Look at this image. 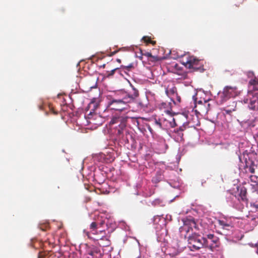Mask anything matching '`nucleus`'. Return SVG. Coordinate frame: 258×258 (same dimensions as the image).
Segmentation results:
<instances>
[{"instance_id":"17","label":"nucleus","mask_w":258,"mask_h":258,"mask_svg":"<svg viewBox=\"0 0 258 258\" xmlns=\"http://www.w3.org/2000/svg\"><path fill=\"white\" fill-rule=\"evenodd\" d=\"M97 223L96 222H93L90 225V232H87L86 234L89 237H91V233L92 234H95V232L97 231Z\"/></svg>"},{"instance_id":"27","label":"nucleus","mask_w":258,"mask_h":258,"mask_svg":"<svg viewBox=\"0 0 258 258\" xmlns=\"http://www.w3.org/2000/svg\"><path fill=\"white\" fill-rule=\"evenodd\" d=\"M205 106L207 109H208V112L210 109V104L209 103V101L205 100Z\"/></svg>"},{"instance_id":"16","label":"nucleus","mask_w":258,"mask_h":258,"mask_svg":"<svg viewBox=\"0 0 258 258\" xmlns=\"http://www.w3.org/2000/svg\"><path fill=\"white\" fill-rule=\"evenodd\" d=\"M218 224L219 226H220L223 229L230 230L232 228V226L230 223H228L227 221L223 220H219L218 221Z\"/></svg>"},{"instance_id":"15","label":"nucleus","mask_w":258,"mask_h":258,"mask_svg":"<svg viewBox=\"0 0 258 258\" xmlns=\"http://www.w3.org/2000/svg\"><path fill=\"white\" fill-rule=\"evenodd\" d=\"M248 107L252 110H258V99L257 97H253L250 100Z\"/></svg>"},{"instance_id":"21","label":"nucleus","mask_w":258,"mask_h":258,"mask_svg":"<svg viewBox=\"0 0 258 258\" xmlns=\"http://www.w3.org/2000/svg\"><path fill=\"white\" fill-rule=\"evenodd\" d=\"M146 46L148 45V44H151L152 45H155L156 44V41H154L151 40V37H149L146 36Z\"/></svg>"},{"instance_id":"45","label":"nucleus","mask_w":258,"mask_h":258,"mask_svg":"<svg viewBox=\"0 0 258 258\" xmlns=\"http://www.w3.org/2000/svg\"><path fill=\"white\" fill-rule=\"evenodd\" d=\"M53 113H54V114H57V113H56V112H55L54 111L53 112Z\"/></svg>"},{"instance_id":"22","label":"nucleus","mask_w":258,"mask_h":258,"mask_svg":"<svg viewBox=\"0 0 258 258\" xmlns=\"http://www.w3.org/2000/svg\"><path fill=\"white\" fill-rule=\"evenodd\" d=\"M232 106L233 107H234L233 108L231 109H225V112H226V113L227 114H230L232 112L235 111V110H236L235 108H236V102H233Z\"/></svg>"},{"instance_id":"37","label":"nucleus","mask_w":258,"mask_h":258,"mask_svg":"<svg viewBox=\"0 0 258 258\" xmlns=\"http://www.w3.org/2000/svg\"><path fill=\"white\" fill-rule=\"evenodd\" d=\"M88 254L91 256H93L94 255V252L92 251H91L88 252Z\"/></svg>"},{"instance_id":"36","label":"nucleus","mask_w":258,"mask_h":258,"mask_svg":"<svg viewBox=\"0 0 258 258\" xmlns=\"http://www.w3.org/2000/svg\"><path fill=\"white\" fill-rule=\"evenodd\" d=\"M117 52H118V51H117V50H115V51H114L112 52L111 53V54H110V56H112V55H113L115 54Z\"/></svg>"},{"instance_id":"32","label":"nucleus","mask_w":258,"mask_h":258,"mask_svg":"<svg viewBox=\"0 0 258 258\" xmlns=\"http://www.w3.org/2000/svg\"><path fill=\"white\" fill-rule=\"evenodd\" d=\"M167 105V104L166 103H162L160 105V108H165L166 106Z\"/></svg>"},{"instance_id":"7","label":"nucleus","mask_w":258,"mask_h":258,"mask_svg":"<svg viewBox=\"0 0 258 258\" xmlns=\"http://www.w3.org/2000/svg\"><path fill=\"white\" fill-rule=\"evenodd\" d=\"M204 239L208 241L209 245L206 246V247L209 248L211 250L218 246L219 238L214 234H209L203 237Z\"/></svg>"},{"instance_id":"26","label":"nucleus","mask_w":258,"mask_h":258,"mask_svg":"<svg viewBox=\"0 0 258 258\" xmlns=\"http://www.w3.org/2000/svg\"><path fill=\"white\" fill-rule=\"evenodd\" d=\"M250 179L252 182H256L257 177V176H254V175H251L250 176Z\"/></svg>"},{"instance_id":"8","label":"nucleus","mask_w":258,"mask_h":258,"mask_svg":"<svg viewBox=\"0 0 258 258\" xmlns=\"http://www.w3.org/2000/svg\"><path fill=\"white\" fill-rule=\"evenodd\" d=\"M146 99L148 102V104H146V108H149L150 111L155 110L156 107V103L154 93L146 90Z\"/></svg>"},{"instance_id":"12","label":"nucleus","mask_w":258,"mask_h":258,"mask_svg":"<svg viewBox=\"0 0 258 258\" xmlns=\"http://www.w3.org/2000/svg\"><path fill=\"white\" fill-rule=\"evenodd\" d=\"M146 121L152 122V125L155 129L162 128L161 123L155 118V116L154 115L150 118L146 117Z\"/></svg>"},{"instance_id":"41","label":"nucleus","mask_w":258,"mask_h":258,"mask_svg":"<svg viewBox=\"0 0 258 258\" xmlns=\"http://www.w3.org/2000/svg\"><path fill=\"white\" fill-rule=\"evenodd\" d=\"M116 61L119 63L121 62V60L119 58L116 59Z\"/></svg>"},{"instance_id":"10","label":"nucleus","mask_w":258,"mask_h":258,"mask_svg":"<svg viewBox=\"0 0 258 258\" xmlns=\"http://www.w3.org/2000/svg\"><path fill=\"white\" fill-rule=\"evenodd\" d=\"M187 125V122H184L178 128L174 130V133L177 134V138L178 140L181 141L183 140V134L182 132L186 129Z\"/></svg>"},{"instance_id":"34","label":"nucleus","mask_w":258,"mask_h":258,"mask_svg":"<svg viewBox=\"0 0 258 258\" xmlns=\"http://www.w3.org/2000/svg\"><path fill=\"white\" fill-rule=\"evenodd\" d=\"M251 222H253V225L254 226L256 225V221H255V218H252L251 219Z\"/></svg>"},{"instance_id":"43","label":"nucleus","mask_w":258,"mask_h":258,"mask_svg":"<svg viewBox=\"0 0 258 258\" xmlns=\"http://www.w3.org/2000/svg\"><path fill=\"white\" fill-rule=\"evenodd\" d=\"M105 64H103L102 66H101V67H102V68H105Z\"/></svg>"},{"instance_id":"5","label":"nucleus","mask_w":258,"mask_h":258,"mask_svg":"<svg viewBox=\"0 0 258 258\" xmlns=\"http://www.w3.org/2000/svg\"><path fill=\"white\" fill-rule=\"evenodd\" d=\"M239 94L237 88L235 86H225L222 92L219 94V102L221 104L227 101L230 98L235 97Z\"/></svg>"},{"instance_id":"11","label":"nucleus","mask_w":258,"mask_h":258,"mask_svg":"<svg viewBox=\"0 0 258 258\" xmlns=\"http://www.w3.org/2000/svg\"><path fill=\"white\" fill-rule=\"evenodd\" d=\"M166 94L169 97L171 100L175 102V97L173 96L177 93V89L175 87L173 86L171 88L169 87L166 89Z\"/></svg>"},{"instance_id":"24","label":"nucleus","mask_w":258,"mask_h":258,"mask_svg":"<svg viewBox=\"0 0 258 258\" xmlns=\"http://www.w3.org/2000/svg\"><path fill=\"white\" fill-rule=\"evenodd\" d=\"M174 97H175V102L174 103H176V101L178 103H180L181 101V98L178 95L177 93H176L174 96Z\"/></svg>"},{"instance_id":"35","label":"nucleus","mask_w":258,"mask_h":258,"mask_svg":"<svg viewBox=\"0 0 258 258\" xmlns=\"http://www.w3.org/2000/svg\"><path fill=\"white\" fill-rule=\"evenodd\" d=\"M251 205L253 207H255L256 209H258V204H256V203H253V204H251Z\"/></svg>"},{"instance_id":"31","label":"nucleus","mask_w":258,"mask_h":258,"mask_svg":"<svg viewBox=\"0 0 258 258\" xmlns=\"http://www.w3.org/2000/svg\"><path fill=\"white\" fill-rule=\"evenodd\" d=\"M146 126H148V128L149 130V131L151 132V133L152 134H153V130H152V128L151 127V124H146Z\"/></svg>"},{"instance_id":"6","label":"nucleus","mask_w":258,"mask_h":258,"mask_svg":"<svg viewBox=\"0 0 258 258\" xmlns=\"http://www.w3.org/2000/svg\"><path fill=\"white\" fill-rule=\"evenodd\" d=\"M182 221L183 223V225L179 228V231L181 233L183 232L186 233V234L185 235V237L187 236L188 233L192 231L193 228L195 229L198 228L195 219L191 217L183 218Z\"/></svg>"},{"instance_id":"3","label":"nucleus","mask_w":258,"mask_h":258,"mask_svg":"<svg viewBox=\"0 0 258 258\" xmlns=\"http://www.w3.org/2000/svg\"><path fill=\"white\" fill-rule=\"evenodd\" d=\"M128 117L122 116H113L110 121L111 125L117 124L115 126L116 135L118 138L121 139L123 137V132L126 128V123Z\"/></svg>"},{"instance_id":"4","label":"nucleus","mask_w":258,"mask_h":258,"mask_svg":"<svg viewBox=\"0 0 258 258\" xmlns=\"http://www.w3.org/2000/svg\"><path fill=\"white\" fill-rule=\"evenodd\" d=\"M182 63L187 68L192 69L195 71L203 72L204 71L203 61L198 59L195 57L188 56L185 60H182Z\"/></svg>"},{"instance_id":"44","label":"nucleus","mask_w":258,"mask_h":258,"mask_svg":"<svg viewBox=\"0 0 258 258\" xmlns=\"http://www.w3.org/2000/svg\"><path fill=\"white\" fill-rule=\"evenodd\" d=\"M139 105H141V106H142V107L143 106V103H139Z\"/></svg>"},{"instance_id":"42","label":"nucleus","mask_w":258,"mask_h":258,"mask_svg":"<svg viewBox=\"0 0 258 258\" xmlns=\"http://www.w3.org/2000/svg\"><path fill=\"white\" fill-rule=\"evenodd\" d=\"M151 147L152 149L154 148V145H152L151 143H150Z\"/></svg>"},{"instance_id":"23","label":"nucleus","mask_w":258,"mask_h":258,"mask_svg":"<svg viewBox=\"0 0 258 258\" xmlns=\"http://www.w3.org/2000/svg\"><path fill=\"white\" fill-rule=\"evenodd\" d=\"M118 70H119V68H115V69H113L111 71H108L107 72V77H109L112 76L114 75L115 72L118 71Z\"/></svg>"},{"instance_id":"33","label":"nucleus","mask_w":258,"mask_h":258,"mask_svg":"<svg viewBox=\"0 0 258 258\" xmlns=\"http://www.w3.org/2000/svg\"><path fill=\"white\" fill-rule=\"evenodd\" d=\"M195 105H199L200 104H204V102H203L202 100H200L197 102V101L195 100Z\"/></svg>"},{"instance_id":"9","label":"nucleus","mask_w":258,"mask_h":258,"mask_svg":"<svg viewBox=\"0 0 258 258\" xmlns=\"http://www.w3.org/2000/svg\"><path fill=\"white\" fill-rule=\"evenodd\" d=\"M99 106V102L96 98H93L86 108L87 110H90L88 115H96V111Z\"/></svg>"},{"instance_id":"38","label":"nucleus","mask_w":258,"mask_h":258,"mask_svg":"<svg viewBox=\"0 0 258 258\" xmlns=\"http://www.w3.org/2000/svg\"><path fill=\"white\" fill-rule=\"evenodd\" d=\"M164 112H166L167 114H170V111L168 110H165Z\"/></svg>"},{"instance_id":"1","label":"nucleus","mask_w":258,"mask_h":258,"mask_svg":"<svg viewBox=\"0 0 258 258\" xmlns=\"http://www.w3.org/2000/svg\"><path fill=\"white\" fill-rule=\"evenodd\" d=\"M138 91L134 89V94L133 95H128L127 97H124L122 99H112L108 102V107L110 109L120 111L126 109L127 103L132 101L134 98L138 97Z\"/></svg>"},{"instance_id":"40","label":"nucleus","mask_w":258,"mask_h":258,"mask_svg":"<svg viewBox=\"0 0 258 258\" xmlns=\"http://www.w3.org/2000/svg\"><path fill=\"white\" fill-rule=\"evenodd\" d=\"M142 40L143 41H144V42H145V36H144L142 37Z\"/></svg>"},{"instance_id":"14","label":"nucleus","mask_w":258,"mask_h":258,"mask_svg":"<svg viewBox=\"0 0 258 258\" xmlns=\"http://www.w3.org/2000/svg\"><path fill=\"white\" fill-rule=\"evenodd\" d=\"M146 56L148 57L149 61L156 62L161 59L160 57L156 55L154 52H146Z\"/></svg>"},{"instance_id":"19","label":"nucleus","mask_w":258,"mask_h":258,"mask_svg":"<svg viewBox=\"0 0 258 258\" xmlns=\"http://www.w3.org/2000/svg\"><path fill=\"white\" fill-rule=\"evenodd\" d=\"M246 194L247 192L246 188L244 187H241L240 189L238 195L242 201L246 200Z\"/></svg>"},{"instance_id":"13","label":"nucleus","mask_w":258,"mask_h":258,"mask_svg":"<svg viewBox=\"0 0 258 258\" xmlns=\"http://www.w3.org/2000/svg\"><path fill=\"white\" fill-rule=\"evenodd\" d=\"M195 111L197 113L201 114L207 113L208 112V109L206 108L205 102L204 101V104H200L199 105H195Z\"/></svg>"},{"instance_id":"39","label":"nucleus","mask_w":258,"mask_h":258,"mask_svg":"<svg viewBox=\"0 0 258 258\" xmlns=\"http://www.w3.org/2000/svg\"><path fill=\"white\" fill-rule=\"evenodd\" d=\"M243 102L244 103H247L248 102V99H244Z\"/></svg>"},{"instance_id":"25","label":"nucleus","mask_w":258,"mask_h":258,"mask_svg":"<svg viewBox=\"0 0 258 258\" xmlns=\"http://www.w3.org/2000/svg\"><path fill=\"white\" fill-rule=\"evenodd\" d=\"M249 84L250 85H255L258 84V80H257L256 78L251 79L249 82Z\"/></svg>"},{"instance_id":"28","label":"nucleus","mask_w":258,"mask_h":258,"mask_svg":"<svg viewBox=\"0 0 258 258\" xmlns=\"http://www.w3.org/2000/svg\"><path fill=\"white\" fill-rule=\"evenodd\" d=\"M121 68H124V69H125L127 71H129L131 68H133V65L132 64H131L128 66H121Z\"/></svg>"},{"instance_id":"20","label":"nucleus","mask_w":258,"mask_h":258,"mask_svg":"<svg viewBox=\"0 0 258 258\" xmlns=\"http://www.w3.org/2000/svg\"><path fill=\"white\" fill-rule=\"evenodd\" d=\"M170 118L172 120V121H170V126L171 127H174L176 126H178V123L176 122L178 119V117L175 118L172 117V116H171Z\"/></svg>"},{"instance_id":"18","label":"nucleus","mask_w":258,"mask_h":258,"mask_svg":"<svg viewBox=\"0 0 258 258\" xmlns=\"http://www.w3.org/2000/svg\"><path fill=\"white\" fill-rule=\"evenodd\" d=\"M99 232L101 235H98V234H96V232H95V234H93L94 235V237H92V238L95 240H103L104 239H105L106 240L107 239L106 237L105 236V231L100 230Z\"/></svg>"},{"instance_id":"29","label":"nucleus","mask_w":258,"mask_h":258,"mask_svg":"<svg viewBox=\"0 0 258 258\" xmlns=\"http://www.w3.org/2000/svg\"><path fill=\"white\" fill-rule=\"evenodd\" d=\"M247 75L249 78H252L254 76V73L253 72L249 71L247 73Z\"/></svg>"},{"instance_id":"2","label":"nucleus","mask_w":258,"mask_h":258,"mask_svg":"<svg viewBox=\"0 0 258 258\" xmlns=\"http://www.w3.org/2000/svg\"><path fill=\"white\" fill-rule=\"evenodd\" d=\"M187 241L190 248L196 250L200 249L203 247L209 245L208 241L200 235L193 233L187 236Z\"/></svg>"},{"instance_id":"30","label":"nucleus","mask_w":258,"mask_h":258,"mask_svg":"<svg viewBox=\"0 0 258 258\" xmlns=\"http://www.w3.org/2000/svg\"><path fill=\"white\" fill-rule=\"evenodd\" d=\"M248 171L251 173H254L255 169L253 166H250L248 169Z\"/></svg>"}]
</instances>
